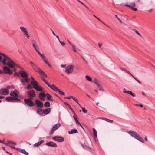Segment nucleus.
Wrapping results in <instances>:
<instances>
[{"label": "nucleus", "mask_w": 155, "mask_h": 155, "mask_svg": "<svg viewBox=\"0 0 155 155\" xmlns=\"http://www.w3.org/2000/svg\"><path fill=\"white\" fill-rule=\"evenodd\" d=\"M0 54V61L4 65H7L10 68L13 67V64H15L14 61L11 60L10 58L5 54L1 53Z\"/></svg>", "instance_id": "1"}, {"label": "nucleus", "mask_w": 155, "mask_h": 155, "mask_svg": "<svg viewBox=\"0 0 155 155\" xmlns=\"http://www.w3.org/2000/svg\"><path fill=\"white\" fill-rule=\"evenodd\" d=\"M32 68L36 72L40 74L41 78H47L48 76L39 67L35 64L32 61H31L29 63Z\"/></svg>", "instance_id": "2"}, {"label": "nucleus", "mask_w": 155, "mask_h": 155, "mask_svg": "<svg viewBox=\"0 0 155 155\" xmlns=\"http://www.w3.org/2000/svg\"><path fill=\"white\" fill-rule=\"evenodd\" d=\"M128 133L133 137L137 139L138 141L142 143L144 142V141L143 138L135 132L133 131H130L128 132Z\"/></svg>", "instance_id": "3"}, {"label": "nucleus", "mask_w": 155, "mask_h": 155, "mask_svg": "<svg viewBox=\"0 0 155 155\" xmlns=\"http://www.w3.org/2000/svg\"><path fill=\"white\" fill-rule=\"evenodd\" d=\"M32 99L29 98L25 99H24V102L28 106L30 107H33L34 106L35 104L32 101Z\"/></svg>", "instance_id": "4"}, {"label": "nucleus", "mask_w": 155, "mask_h": 155, "mask_svg": "<svg viewBox=\"0 0 155 155\" xmlns=\"http://www.w3.org/2000/svg\"><path fill=\"white\" fill-rule=\"evenodd\" d=\"M37 53L39 54V55L41 56V59L44 61L46 64L49 67H51V65L49 63L48 60L47 59L46 57L44 55V54H41V53L39 51H37Z\"/></svg>", "instance_id": "5"}, {"label": "nucleus", "mask_w": 155, "mask_h": 155, "mask_svg": "<svg viewBox=\"0 0 155 155\" xmlns=\"http://www.w3.org/2000/svg\"><path fill=\"white\" fill-rule=\"evenodd\" d=\"M5 100L9 102H18L21 101V100L17 97L8 96L6 98Z\"/></svg>", "instance_id": "6"}, {"label": "nucleus", "mask_w": 155, "mask_h": 155, "mask_svg": "<svg viewBox=\"0 0 155 155\" xmlns=\"http://www.w3.org/2000/svg\"><path fill=\"white\" fill-rule=\"evenodd\" d=\"M74 68V66L72 65H70L65 67V72L67 74L72 73Z\"/></svg>", "instance_id": "7"}, {"label": "nucleus", "mask_w": 155, "mask_h": 155, "mask_svg": "<svg viewBox=\"0 0 155 155\" xmlns=\"http://www.w3.org/2000/svg\"><path fill=\"white\" fill-rule=\"evenodd\" d=\"M2 73L5 74H8L9 75H11L12 74V71L10 68L6 66H5L3 67V71Z\"/></svg>", "instance_id": "8"}, {"label": "nucleus", "mask_w": 155, "mask_h": 155, "mask_svg": "<svg viewBox=\"0 0 155 155\" xmlns=\"http://www.w3.org/2000/svg\"><path fill=\"white\" fill-rule=\"evenodd\" d=\"M29 98L33 99V97L35 96L36 94L35 91L33 90H30L27 93Z\"/></svg>", "instance_id": "9"}, {"label": "nucleus", "mask_w": 155, "mask_h": 155, "mask_svg": "<svg viewBox=\"0 0 155 155\" xmlns=\"http://www.w3.org/2000/svg\"><path fill=\"white\" fill-rule=\"evenodd\" d=\"M52 139L55 141L59 142H62L64 141V139L61 136H55L52 137Z\"/></svg>", "instance_id": "10"}, {"label": "nucleus", "mask_w": 155, "mask_h": 155, "mask_svg": "<svg viewBox=\"0 0 155 155\" xmlns=\"http://www.w3.org/2000/svg\"><path fill=\"white\" fill-rule=\"evenodd\" d=\"M61 125V124L60 123H58L54 125L50 133V135L53 134L54 131L60 127Z\"/></svg>", "instance_id": "11"}, {"label": "nucleus", "mask_w": 155, "mask_h": 155, "mask_svg": "<svg viewBox=\"0 0 155 155\" xmlns=\"http://www.w3.org/2000/svg\"><path fill=\"white\" fill-rule=\"evenodd\" d=\"M35 105L38 108H43V102L38 99L35 100Z\"/></svg>", "instance_id": "12"}, {"label": "nucleus", "mask_w": 155, "mask_h": 155, "mask_svg": "<svg viewBox=\"0 0 155 155\" xmlns=\"http://www.w3.org/2000/svg\"><path fill=\"white\" fill-rule=\"evenodd\" d=\"M7 143H5V144L6 145L8 146H9V147L12 149H15L16 148L14 146H12V145L14 144L15 145H16L17 143L15 142H12L10 141H7Z\"/></svg>", "instance_id": "13"}, {"label": "nucleus", "mask_w": 155, "mask_h": 155, "mask_svg": "<svg viewBox=\"0 0 155 155\" xmlns=\"http://www.w3.org/2000/svg\"><path fill=\"white\" fill-rule=\"evenodd\" d=\"M9 90L7 89H2L0 90V94L6 95L9 94Z\"/></svg>", "instance_id": "14"}, {"label": "nucleus", "mask_w": 155, "mask_h": 155, "mask_svg": "<svg viewBox=\"0 0 155 155\" xmlns=\"http://www.w3.org/2000/svg\"><path fill=\"white\" fill-rule=\"evenodd\" d=\"M20 74L23 78H28L29 75L28 74L23 71L20 70Z\"/></svg>", "instance_id": "15"}, {"label": "nucleus", "mask_w": 155, "mask_h": 155, "mask_svg": "<svg viewBox=\"0 0 155 155\" xmlns=\"http://www.w3.org/2000/svg\"><path fill=\"white\" fill-rule=\"evenodd\" d=\"M16 150L18 151L21 152L25 155H28V153L25 151V149L16 148Z\"/></svg>", "instance_id": "16"}, {"label": "nucleus", "mask_w": 155, "mask_h": 155, "mask_svg": "<svg viewBox=\"0 0 155 155\" xmlns=\"http://www.w3.org/2000/svg\"><path fill=\"white\" fill-rule=\"evenodd\" d=\"M46 95V94H45L43 92H41L39 94L38 97L41 100H44Z\"/></svg>", "instance_id": "17"}, {"label": "nucleus", "mask_w": 155, "mask_h": 155, "mask_svg": "<svg viewBox=\"0 0 155 155\" xmlns=\"http://www.w3.org/2000/svg\"><path fill=\"white\" fill-rule=\"evenodd\" d=\"M46 145L48 146H51L53 147H57V144L53 142H49L46 143Z\"/></svg>", "instance_id": "18"}, {"label": "nucleus", "mask_w": 155, "mask_h": 155, "mask_svg": "<svg viewBox=\"0 0 155 155\" xmlns=\"http://www.w3.org/2000/svg\"><path fill=\"white\" fill-rule=\"evenodd\" d=\"M98 118L100 119H102L103 120H104L106 121H107L108 122H109L110 123H112L113 122V121L112 120H110L109 119H107V118H106L101 117H99L97 118V119H98Z\"/></svg>", "instance_id": "19"}, {"label": "nucleus", "mask_w": 155, "mask_h": 155, "mask_svg": "<svg viewBox=\"0 0 155 155\" xmlns=\"http://www.w3.org/2000/svg\"><path fill=\"white\" fill-rule=\"evenodd\" d=\"M51 111V109L50 108H46L43 110V112L45 114L47 115Z\"/></svg>", "instance_id": "20"}, {"label": "nucleus", "mask_w": 155, "mask_h": 155, "mask_svg": "<svg viewBox=\"0 0 155 155\" xmlns=\"http://www.w3.org/2000/svg\"><path fill=\"white\" fill-rule=\"evenodd\" d=\"M43 109L39 108L37 109L36 112L38 114L42 115L43 113Z\"/></svg>", "instance_id": "21"}, {"label": "nucleus", "mask_w": 155, "mask_h": 155, "mask_svg": "<svg viewBox=\"0 0 155 155\" xmlns=\"http://www.w3.org/2000/svg\"><path fill=\"white\" fill-rule=\"evenodd\" d=\"M46 96L47 97V100L51 101H53L54 100L52 99V97L49 93L46 94Z\"/></svg>", "instance_id": "22"}, {"label": "nucleus", "mask_w": 155, "mask_h": 155, "mask_svg": "<svg viewBox=\"0 0 155 155\" xmlns=\"http://www.w3.org/2000/svg\"><path fill=\"white\" fill-rule=\"evenodd\" d=\"M31 83L32 85L33 86V88L34 89V87H37V86L38 84V82L36 81H31Z\"/></svg>", "instance_id": "23"}, {"label": "nucleus", "mask_w": 155, "mask_h": 155, "mask_svg": "<svg viewBox=\"0 0 155 155\" xmlns=\"http://www.w3.org/2000/svg\"><path fill=\"white\" fill-rule=\"evenodd\" d=\"M68 133L69 134H71L77 133H78V131L76 129L74 128L71 129L70 131H68Z\"/></svg>", "instance_id": "24"}, {"label": "nucleus", "mask_w": 155, "mask_h": 155, "mask_svg": "<svg viewBox=\"0 0 155 155\" xmlns=\"http://www.w3.org/2000/svg\"><path fill=\"white\" fill-rule=\"evenodd\" d=\"M24 79H21V82L23 83H24L28 82L29 81V79L28 78H24Z\"/></svg>", "instance_id": "25"}, {"label": "nucleus", "mask_w": 155, "mask_h": 155, "mask_svg": "<svg viewBox=\"0 0 155 155\" xmlns=\"http://www.w3.org/2000/svg\"><path fill=\"white\" fill-rule=\"evenodd\" d=\"M10 95L12 97H17L18 96L17 93L14 91H12L11 92Z\"/></svg>", "instance_id": "26"}, {"label": "nucleus", "mask_w": 155, "mask_h": 155, "mask_svg": "<svg viewBox=\"0 0 155 155\" xmlns=\"http://www.w3.org/2000/svg\"><path fill=\"white\" fill-rule=\"evenodd\" d=\"M44 142V140H41V141H40L39 142H38L37 143H35L34 144V146H35L38 147L40 145H41V144L42 143Z\"/></svg>", "instance_id": "27"}, {"label": "nucleus", "mask_w": 155, "mask_h": 155, "mask_svg": "<svg viewBox=\"0 0 155 155\" xmlns=\"http://www.w3.org/2000/svg\"><path fill=\"white\" fill-rule=\"evenodd\" d=\"M34 89L38 91H42V88L39 86H37L35 87H34Z\"/></svg>", "instance_id": "28"}, {"label": "nucleus", "mask_w": 155, "mask_h": 155, "mask_svg": "<svg viewBox=\"0 0 155 155\" xmlns=\"http://www.w3.org/2000/svg\"><path fill=\"white\" fill-rule=\"evenodd\" d=\"M44 107L46 108H48L50 106V103L48 101L45 102L44 104Z\"/></svg>", "instance_id": "29"}, {"label": "nucleus", "mask_w": 155, "mask_h": 155, "mask_svg": "<svg viewBox=\"0 0 155 155\" xmlns=\"http://www.w3.org/2000/svg\"><path fill=\"white\" fill-rule=\"evenodd\" d=\"M14 63H15V64H14L13 65V67L12 68H14V69H13V71H16V69L15 68V66H16V67H17L19 68H21L19 66L18 64H16L14 62Z\"/></svg>", "instance_id": "30"}, {"label": "nucleus", "mask_w": 155, "mask_h": 155, "mask_svg": "<svg viewBox=\"0 0 155 155\" xmlns=\"http://www.w3.org/2000/svg\"><path fill=\"white\" fill-rule=\"evenodd\" d=\"M94 135L96 138L97 137V132L96 130L94 128L92 129Z\"/></svg>", "instance_id": "31"}, {"label": "nucleus", "mask_w": 155, "mask_h": 155, "mask_svg": "<svg viewBox=\"0 0 155 155\" xmlns=\"http://www.w3.org/2000/svg\"><path fill=\"white\" fill-rule=\"evenodd\" d=\"M23 35L25 36L28 39H29L30 36L28 35V33L27 31L23 32Z\"/></svg>", "instance_id": "32"}, {"label": "nucleus", "mask_w": 155, "mask_h": 155, "mask_svg": "<svg viewBox=\"0 0 155 155\" xmlns=\"http://www.w3.org/2000/svg\"><path fill=\"white\" fill-rule=\"evenodd\" d=\"M72 99L74 100L79 105V106L81 107V105L79 103V101L76 98H75L74 97H73Z\"/></svg>", "instance_id": "33"}, {"label": "nucleus", "mask_w": 155, "mask_h": 155, "mask_svg": "<svg viewBox=\"0 0 155 155\" xmlns=\"http://www.w3.org/2000/svg\"><path fill=\"white\" fill-rule=\"evenodd\" d=\"M127 93L130 94L133 97H135V94L134 93H132L131 91H127Z\"/></svg>", "instance_id": "34"}, {"label": "nucleus", "mask_w": 155, "mask_h": 155, "mask_svg": "<svg viewBox=\"0 0 155 155\" xmlns=\"http://www.w3.org/2000/svg\"><path fill=\"white\" fill-rule=\"evenodd\" d=\"M85 78L87 80L89 81H92V79L90 78V77L88 75H86L85 76Z\"/></svg>", "instance_id": "35"}, {"label": "nucleus", "mask_w": 155, "mask_h": 155, "mask_svg": "<svg viewBox=\"0 0 155 155\" xmlns=\"http://www.w3.org/2000/svg\"><path fill=\"white\" fill-rule=\"evenodd\" d=\"M73 117L74 118V119L75 120V122H76V124H79V121L77 119L76 117V116L75 115H74L73 116Z\"/></svg>", "instance_id": "36"}, {"label": "nucleus", "mask_w": 155, "mask_h": 155, "mask_svg": "<svg viewBox=\"0 0 155 155\" xmlns=\"http://www.w3.org/2000/svg\"><path fill=\"white\" fill-rule=\"evenodd\" d=\"M20 28L23 32L27 31V29L23 26H21Z\"/></svg>", "instance_id": "37"}, {"label": "nucleus", "mask_w": 155, "mask_h": 155, "mask_svg": "<svg viewBox=\"0 0 155 155\" xmlns=\"http://www.w3.org/2000/svg\"><path fill=\"white\" fill-rule=\"evenodd\" d=\"M125 6H126L130 8L132 6L133 7H135V3H133L131 5H125Z\"/></svg>", "instance_id": "38"}, {"label": "nucleus", "mask_w": 155, "mask_h": 155, "mask_svg": "<svg viewBox=\"0 0 155 155\" xmlns=\"http://www.w3.org/2000/svg\"><path fill=\"white\" fill-rule=\"evenodd\" d=\"M32 45L34 48L35 49L36 51L37 52V51H38V50L37 49V45H35V44L33 43Z\"/></svg>", "instance_id": "39"}, {"label": "nucleus", "mask_w": 155, "mask_h": 155, "mask_svg": "<svg viewBox=\"0 0 155 155\" xmlns=\"http://www.w3.org/2000/svg\"><path fill=\"white\" fill-rule=\"evenodd\" d=\"M58 92L59 93V94L61 95H63V96H64L65 95V93L62 91H61L60 89V90H59V91H58Z\"/></svg>", "instance_id": "40"}, {"label": "nucleus", "mask_w": 155, "mask_h": 155, "mask_svg": "<svg viewBox=\"0 0 155 155\" xmlns=\"http://www.w3.org/2000/svg\"><path fill=\"white\" fill-rule=\"evenodd\" d=\"M56 86L54 84H52L51 85H50L49 87L51 88L53 90H54V88Z\"/></svg>", "instance_id": "41"}, {"label": "nucleus", "mask_w": 155, "mask_h": 155, "mask_svg": "<svg viewBox=\"0 0 155 155\" xmlns=\"http://www.w3.org/2000/svg\"><path fill=\"white\" fill-rule=\"evenodd\" d=\"M32 87L31 85L30 84H29L27 85V89L28 90H30L32 89Z\"/></svg>", "instance_id": "42"}, {"label": "nucleus", "mask_w": 155, "mask_h": 155, "mask_svg": "<svg viewBox=\"0 0 155 155\" xmlns=\"http://www.w3.org/2000/svg\"><path fill=\"white\" fill-rule=\"evenodd\" d=\"M81 108H82V110L84 113H86L87 112V110H86L84 108H83L82 107Z\"/></svg>", "instance_id": "43"}, {"label": "nucleus", "mask_w": 155, "mask_h": 155, "mask_svg": "<svg viewBox=\"0 0 155 155\" xmlns=\"http://www.w3.org/2000/svg\"><path fill=\"white\" fill-rule=\"evenodd\" d=\"M20 74V71L19 72H15L14 73V76L17 75V76L19 77V74Z\"/></svg>", "instance_id": "44"}, {"label": "nucleus", "mask_w": 155, "mask_h": 155, "mask_svg": "<svg viewBox=\"0 0 155 155\" xmlns=\"http://www.w3.org/2000/svg\"><path fill=\"white\" fill-rule=\"evenodd\" d=\"M73 97V96H70L65 97H64V98L70 99L71 98L72 99Z\"/></svg>", "instance_id": "45"}, {"label": "nucleus", "mask_w": 155, "mask_h": 155, "mask_svg": "<svg viewBox=\"0 0 155 155\" xmlns=\"http://www.w3.org/2000/svg\"><path fill=\"white\" fill-rule=\"evenodd\" d=\"M97 88L99 90L103 91V90L102 88V87L100 84L98 85L97 86Z\"/></svg>", "instance_id": "46"}, {"label": "nucleus", "mask_w": 155, "mask_h": 155, "mask_svg": "<svg viewBox=\"0 0 155 155\" xmlns=\"http://www.w3.org/2000/svg\"><path fill=\"white\" fill-rule=\"evenodd\" d=\"M133 78H134L139 83L141 84V82H140V81L139 80H138L134 76V77H133Z\"/></svg>", "instance_id": "47"}, {"label": "nucleus", "mask_w": 155, "mask_h": 155, "mask_svg": "<svg viewBox=\"0 0 155 155\" xmlns=\"http://www.w3.org/2000/svg\"><path fill=\"white\" fill-rule=\"evenodd\" d=\"M134 31L137 34H138V35H139L140 37H141V35L138 32L136 29H134Z\"/></svg>", "instance_id": "48"}, {"label": "nucleus", "mask_w": 155, "mask_h": 155, "mask_svg": "<svg viewBox=\"0 0 155 155\" xmlns=\"http://www.w3.org/2000/svg\"><path fill=\"white\" fill-rule=\"evenodd\" d=\"M134 7L132 6L130 8L134 11H136L137 10V9L136 8H134Z\"/></svg>", "instance_id": "49"}, {"label": "nucleus", "mask_w": 155, "mask_h": 155, "mask_svg": "<svg viewBox=\"0 0 155 155\" xmlns=\"http://www.w3.org/2000/svg\"><path fill=\"white\" fill-rule=\"evenodd\" d=\"M116 18L120 23H122V21L117 16V15H115L114 16Z\"/></svg>", "instance_id": "50"}, {"label": "nucleus", "mask_w": 155, "mask_h": 155, "mask_svg": "<svg viewBox=\"0 0 155 155\" xmlns=\"http://www.w3.org/2000/svg\"><path fill=\"white\" fill-rule=\"evenodd\" d=\"M54 91H58H58H59V90H60V89H59L57 87H55L54 88Z\"/></svg>", "instance_id": "51"}, {"label": "nucleus", "mask_w": 155, "mask_h": 155, "mask_svg": "<svg viewBox=\"0 0 155 155\" xmlns=\"http://www.w3.org/2000/svg\"><path fill=\"white\" fill-rule=\"evenodd\" d=\"M54 91H58H58H59V90H60V89H59L57 87H55L54 88Z\"/></svg>", "instance_id": "52"}, {"label": "nucleus", "mask_w": 155, "mask_h": 155, "mask_svg": "<svg viewBox=\"0 0 155 155\" xmlns=\"http://www.w3.org/2000/svg\"><path fill=\"white\" fill-rule=\"evenodd\" d=\"M73 48V51L74 52H76V50L75 46L74 45H73L72 46Z\"/></svg>", "instance_id": "53"}, {"label": "nucleus", "mask_w": 155, "mask_h": 155, "mask_svg": "<svg viewBox=\"0 0 155 155\" xmlns=\"http://www.w3.org/2000/svg\"><path fill=\"white\" fill-rule=\"evenodd\" d=\"M126 72L128 74H130L131 76H132L133 77H134V75H133V74H132L129 71H127Z\"/></svg>", "instance_id": "54"}, {"label": "nucleus", "mask_w": 155, "mask_h": 155, "mask_svg": "<svg viewBox=\"0 0 155 155\" xmlns=\"http://www.w3.org/2000/svg\"><path fill=\"white\" fill-rule=\"evenodd\" d=\"M135 105L136 106H140V107H143V105L141 104H135Z\"/></svg>", "instance_id": "55"}, {"label": "nucleus", "mask_w": 155, "mask_h": 155, "mask_svg": "<svg viewBox=\"0 0 155 155\" xmlns=\"http://www.w3.org/2000/svg\"><path fill=\"white\" fill-rule=\"evenodd\" d=\"M45 83L49 87H50V85L47 81L46 82H45Z\"/></svg>", "instance_id": "56"}, {"label": "nucleus", "mask_w": 155, "mask_h": 155, "mask_svg": "<svg viewBox=\"0 0 155 155\" xmlns=\"http://www.w3.org/2000/svg\"><path fill=\"white\" fill-rule=\"evenodd\" d=\"M60 43L63 46H64L65 45V43L62 41L60 42Z\"/></svg>", "instance_id": "57"}, {"label": "nucleus", "mask_w": 155, "mask_h": 155, "mask_svg": "<svg viewBox=\"0 0 155 155\" xmlns=\"http://www.w3.org/2000/svg\"><path fill=\"white\" fill-rule=\"evenodd\" d=\"M120 69L122 71H125V72H126L127 71V70L125 69V68H120Z\"/></svg>", "instance_id": "58"}, {"label": "nucleus", "mask_w": 155, "mask_h": 155, "mask_svg": "<svg viewBox=\"0 0 155 155\" xmlns=\"http://www.w3.org/2000/svg\"><path fill=\"white\" fill-rule=\"evenodd\" d=\"M64 103L66 105H67L68 106H70V105L69 104H68V103H67V102H64Z\"/></svg>", "instance_id": "59"}, {"label": "nucleus", "mask_w": 155, "mask_h": 155, "mask_svg": "<svg viewBox=\"0 0 155 155\" xmlns=\"http://www.w3.org/2000/svg\"><path fill=\"white\" fill-rule=\"evenodd\" d=\"M77 125L78 126H80L82 128H83L82 125H81V123L80 122H79V124H78Z\"/></svg>", "instance_id": "60"}, {"label": "nucleus", "mask_w": 155, "mask_h": 155, "mask_svg": "<svg viewBox=\"0 0 155 155\" xmlns=\"http://www.w3.org/2000/svg\"><path fill=\"white\" fill-rule=\"evenodd\" d=\"M77 125L78 126H80L82 128H83L82 125H81V123L80 122H79V124H78Z\"/></svg>", "instance_id": "61"}, {"label": "nucleus", "mask_w": 155, "mask_h": 155, "mask_svg": "<svg viewBox=\"0 0 155 155\" xmlns=\"http://www.w3.org/2000/svg\"><path fill=\"white\" fill-rule=\"evenodd\" d=\"M102 45V43H98V45L100 47H101Z\"/></svg>", "instance_id": "62"}, {"label": "nucleus", "mask_w": 155, "mask_h": 155, "mask_svg": "<svg viewBox=\"0 0 155 155\" xmlns=\"http://www.w3.org/2000/svg\"><path fill=\"white\" fill-rule=\"evenodd\" d=\"M42 80L45 83V82H46L47 81L44 78H42Z\"/></svg>", "instance_id": "63"}, {"label": "nucleus", "mask_w": 155, "mask_h": 155, "mask_svg": "<svg viewBox=\"0 0 155 155\" xmlns=\"http://www.w3.org/2000/svg\"><path fill=\"white\" fill-rule=\"evenodd\" d=\"M67 41L70 45H71V46L73 45L70 42V41L68 40Z\"/></svg>", "instance_id": "64"}]
</instances>
